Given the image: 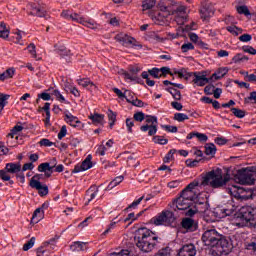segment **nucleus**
<instances>
[{
  "mask_svg": "<svg viewBox=\"0 0 256 256\" xmlns=\"http://www.w3.org/2000/svg\"><path fill=\"white\" fill-rule=\"evenodd\" d=\"M202 241L206 246L212 248V254L215 256L229 255L235 247L231 238L219 233L214 228L204 231Z\"/></svg>",
  "mask_w": 256,
  "mask_h": 256,
  "instance_id": "nucleus-1",
  "label": "nucleus"
},
{
  "mask_svg": "<svg viewBox=\"0 0 256 256\" xmlns=\"http://www.w3.org/2000/svg\"><path fill=\"white\" fill-rule=\"evenodd\" d=\"M136 239V247H138L142 253H151V251L157 247V243H159V237L147 228L138 229Z\"/></svg>",
  "mask_w": 256,
  "mask_h": 256,
  "instance_id": "nucleus-2",
  "label": "nucleus"
},
{
  "mask_svg": "<svg viewBox=\"0 0 256 256\" xmlns=\"http://www.w3.org/2000/svg\"><path fill=\"white\" fill-rule=\"evenodd\" d=\"M230 179L231 177L229 174H226L223 177V170L218 168L208 172L203 178L201 185H203V187H207V185H209L212 189H221V187H225V185H227Z\"/></svg>",
  "mask_w": 256,
  "mask_h": 256,
  "instance_id": "nucleus-3",
  "label": "nucleus"
},
{
  "mask_svg": "<svg viewBox=\"0 0 256 256\" xmlns=\"http://www.w3.org/2000/svg\"><path fill=\"white\" fill-rule=\"evenodd\" d=\"M169 207L173 209V211H177V209L178 211H187L185 213L186 217H193V215L199 212V208H197L195 202L189 199L187 200V198H183L182 196L174 199L172 203L169 204Z\"/></svg>",
  "mask_w": 256,
  "mask_h": 256,
  "instance_id": "nucleus-4",
  "label": "nucleus"
},
{
  "mask_svg": "<svg viewBox=\"0 0 256 256\" xmlns=\"http://www.w3.org/2000/svg\"><path fill=\"white\" fill-rule=\"evenodd\" d=\"M256 167H248L238 170L234 175L235 181L240 185H253L255 183Z\"/></svg>",
  "mask_w": 256,
  "mask_h": 256,
  "instance_id": "nucleus-5",
  "label": "nucleus"
},
{
  "mask_svg": "<svg viewBox=\"0 0 256 256\" xmlns=\"http://www.w3.org/2000/svg\"><path fill=\"white\" fill-rule=\"evenodd\" d=\"M151 223L159 225H173L175 223V214L169 210H163L160 214L151 219Z\"/></svg>",
  "mask_w": 256,
  "mask_h": 256,
  "instance_id": "nucleus-6",
  "label": "nucleus"
},
{
  "mask_svg": "<svg viewBox=\"0 0 256 256\" xmlns=\"http://www.w3.org/2000/svg\"><path fill=\"white\" fill-rule=\"evenodd\" d=\"M21 172V163H7L3 170H0V179L2 181H8L10 185H13L15 182L11 180V173L15 175V173Z\"/></svg>",
  "mask_w": 256,
  "mask_h": 256,
  "instance_id": "nucleus-7",
  "label": "nucleus"
},
{
  "mask_svg": "<svg viewBox=\"0 0 256 256\" xmlns=\"http://www.w3.org/2000/svg\"><path fill=\"white\" fill-rule=\"evenodd\" d=\"M236 219H241V221H245L249 223V221H255L256 224V208H252L251 206L242 207L236 214Z\"/></svg>",
  "mask_w": 256,
  "mask_h": 256,
  "instance_id": "nucleus-8",
  "label": "nucleus"
},
{
  "mask_svg": "<svg viewBox=\"0 0 256 256\" xmlns=\"http://www.w3.org/2000/svg\"><path fill=\"white\" fill-rule=\"evenodd\" d=\"M145 119L147 124L141 126L140 131L143 133H147L148 131L149 137H153V135L157 134V117L146 115Z\"/></svg>",
  "mask_w": 256,
  "mask_h": 256,
  "instance_id": "nucleus-9",
  "label": "nucleus"
},
{
  "mask_svg": "<svg viewBox=\"0 0 256 256\" xmlns=\"http://www.w3.org/2000/svg\"><path fill=\"white\" fill-rule=\"evenodd\" d=\"M195 187H199V181L194 180L190 184H188L185 189H183L180 192V197H183L184 199H187L189 201H192V203H195V200L197 199V193L195 192Z\"/></svg>",
  "mask_w": 256,
  "mask_h": 256,
  "instance_id": "nucleus-10",
  "label": "nucleus"
},
{
  "mask_svg": "<svg viewBox=\"0 0 256 256\" xmlns=\"http://www.w3.org/2000/svg\"><path fill=\"white\" fill-rule=\"evenodd\" d=\"M115 41L118 43H121L124 47H129L132 45V47H139V49H143V45H141L137 40L125 33H119L115 36Z\"/></svg>",
  "mask_w": 256,
  "mask_h": 256,
  "instance_id": "nucleus-11",
  "label": "nucleus"
},
{
  "mask_svg": "<svg viewBox=\"0 0 256 256\" xmlns=\"http://www.w3.org/2000/svg\"><path fill=\"white\" fill-rule=\"evenodd\" d=\"M197 255V247H195V244H186L183 245L179 251L177 256H195Z\"/></svg>",
  "mask_w": 256,
  "mask_h": 256,
  "instance_id": "nucleus-12",
  "label": "nucleus"
},
{
  "mask_svg": "<svg viewBox=\"0 0 256 256\" xmlns=\"http://www.w3.org/2000/svg\"><path fill=\"white\" fill-rule=\"evenodd\" d=\"M91 159H93V156L89 154L81 165H76L74 167L72 173H81V171H88V169H91V167H93V162Z\"/></svg>",
  "mask_w": 256,
  "mask_h": 256,
  "instance_id": "nucleus-13",
  "label": "nucleus"
},
{
  "mask_svg": "<svg viewBox=\"0 0 256 256\" xmlns=\"http://www.w3.org/2000/svg\"><path fill=\"white\" fill-rule=\"evenodd\" d=\"M55 165H57V163H54V165L52 166L49 162L41 163L38 166V171L39 173H44V176L49 178L51 177V175H53V170L55 169Z\"/></svg>",
  "mask_w": 256,
  "mask_h": 256,
  "instance_id": "nucleus-14",
  "label": "nucleus"
},
{
  "mask_svg": "<svg viewBox=\"0 0 256 256\" xmlns=\"http://www.w3.org/2000/svg\"><path fill=\"white\" fill-rule=\"evenodd\" d=\"M150 17L155 25H165L167 23V14L163 12L150 13Z\"/></svg>",
  "mask_w": 256,
  "mask_h": 256,
  "instance_id": "nucleus-15",
  "label": "nucleus"
},
{
  "mask_svg": "<svg viewBox=\"0 0 256 256\" xmlns=\"http://www.w3.org/2000/svg\"><path fill=\"white\" fill-rule=\"evenodd\" d=\"M31 11L29 15H33L34 17H46L47 11L41 7L39 4L32 3L30 4Z\"/></svg>",
  "mask_w": 256,
  "mask_h": 256,
  "instance_id": "nucleus-16",
  "label": "nucleus"
},
{
  "mask_svg": "<svg viewBox=\"0 0 256 256\" xmlns=\"http://www.w3.org/2000/svg\"><path fill=\"white\" fill-rule=\"evenodd\" d=\"M32 189H36L40 197H45L49 195V187L47 185H42L41 182L32 181Z\"/></svg>",
  "mask_w": 256,
  "mask_h": 256,
  "instance_id": "nucleus-17",
  "label": "nucleus"
},
{
  "mask_svg": "<svg viewBox=\"0 0 256 256\" xmlns=\"http://www.w3.org/2000/svg\"><path fill=\"white\" fill-rule=\"evenodd\" d=\"M227 193L231 195V197H234L235 199H243V196H241L242 193H244L243 188L238 186H231L226 189Z\"/></svg>",
  "mask_w": 256,
  "mask_h": 256,
  "instance_id": "nucleus-18",
  "label": "nucleus"
},
{
  "mask_svg": "<svg viewBox=\"0 0 256 256\" xmlns=\"http://www.w3.org/2000/svg\"><path fill=\"white\" fill-rule=\"evenodd\" d=\"M181 226L183 229H187L190 232L197 231V225L195 224V220L191 218L182 219Z\"/></svg>",
  "mask_w": 256,
  "mask_h": 256,
  "instance_id": "nucleus-19",
  "label": "nucleus"
},
{
  "mask_svg": "<svg viewBox=\"0 0 256 256\" xmlns=\"http://www.w3.org/2000/svg\"><path fill=\"white\" fill-rule=\"evenodd\" d=\"M54 49L55 53H58L60 57H69V55H71V50L67 49V47L61 43H56Z\"/></svg>",
  "mask_w": 256,
  "mask_h": 256,
  "instance_id": "nucleus-20",
  "label": "nucleus"
},
{
  "mask_svg": "<svg viewBox=\"0 0 256 256\" xmlns=\"http://www.w3.org/2000/svg\"><path fill=\"white\" fill-rule=\"evenodd\" d=\"M194 79H193V83H195V85H198V87H205V85H207V83H210L211 78H207L205 77V75H197V73H194Z\"/></svg>",
  "mask_w": 256,
  "mask_h": 256,
  "instance_id": "nucleus-21",
  "label": "nucleus"
},
{
  "mask_svg": "<svg viewBox=\"0 0 256 256\" xmlns=\"http://www.w3.org/2000/svg\"><path fill=\"white\" fill-rule=\"evenodd\" d=\"M229 73V68L223 67L219 68L216 73L212 74L210 77L211 81H219V79H223Z\"/></svg>",
  "mask_w": 256,
  "mask_h": 256,
  "instance_id": "nucleus-22",
  "label": "nucleus"
},
{
  "mask_svg": "<svg viewBox=\"0 0 256 256\" xmlns=\"http://www.w3.org/2000/svg\"><path fill=\"white\" fill-rule=\"evenodd\" d=\"M88 119L92 121L93 125H103V122L105 121V115L94 113L90 114Z\"/></svg>",
  "mask_w": 256,
  "mask_h": 256,
  "instance_id": "nucleus-23",
  "label": "nucleus"
},
{
  "mask_svg": "<svg viewBox=\"0 0 256 256\" xmlns=\"http://www.w3.org/2000/svg\"><path fill=\"white\" fill-rule=\"evenodd\" d=\"M236 211H237V206L233 204V200L227 202L225 207L222 209V212L224 213V215L228 217L233 215Z\"/></svg>",
  "mask_w": 256,
  "mask_h": 256,
  "instance_id": "nucleus-24",
  "label": "nucleus"
},
{
  "mask_svg": "<svg viewBox=\"0 0 256 256\" xmlns=\"http://www.w3.org/2000/svg\"><path fill=\"white\" fill-rule=\"evenodd\" d=\"M201 13V19H204V21H207L209 17H213L215 10L209 6H203L200 10Z\"/></svg>",
  "mask_w": 256,
  "mask_h": 256,
  "instance_id": "nucleus-25",
  "label": "nucleus"
},
{
  "mask_svg": "<svg viewBox=\"0 0 256 256\" xmlns=\"http://www.w3.org/2000/svg\"><path fill=\"white\" fill-rule=\"evenodd\" d=\"M45 214L44 211H42V208H37L33 215H32V219H31V225H35L37 223H39V221H41V219H43V215Z\"/></svg>",
  "mask_w": 256,
  "mask_h": 256,
  "instance_id": "nucleus-26",
  "label": "nucleus"
},
{
  "mask_svg": "<svg viewBox=\"0 0 256 256\" xmlns=\"http://www.w3.org/2000/svg\"><path fill=\"white\" fill-rule=\"evenodd\" d=\"M65 121L66 123H69L71 127H77V125H81V121L76 116H73L71 113L65 114Z\"/></svg>",
  "mask_w": 256,
  "mask_h": 256,
  "instance_id": "nucleus-27",
  "label": "nucleus"
},
{
  "mask_svg": "<svg viewBox=\"0 0 256 256\" xmlns=\"http://www.w3.org/2000/svg\"><path fill=\"white\" fill-rule=\"evenodd\" d=\"M9 33H11V29L7 27L5 22L0 23V38L1 39H9Z\"/></svg>",
  "mask_w": 256,
  "mask_h": 256,
  "instance_id": "nucleus-28",
  "label": "nucleus"
},
{
  "mask_svg": "<svg viewBox=\"0 0 256 256\" xmlns=\"http://www.w3.org/2000/svg\"><path fill=\"white\" fill-rule=\"evenodd\" d=\"M78 85H81V87L87 88L90 87L89 89H97V85H95V83H93V81H91L89 78H82V79H78Z\"/></svg>",
  "mask_w": 256,
  "mask_h": 256,
  "instance_id": "nucleus-29",
  "label": "nucleus"
},
{
  "mask_svg": "<svg viewBox=\"0 0 256 256\" xmlns=\"http://www.w3.org/2000/svg\"><path fill=\"white\" fill-rule=\"evenodd\" d=\"M71 251H85L87 249V243L81 242V241H76L72 245H70Z\"/></svg>",
  "mask_w": 256,
  "mask_h": 256,
  "instance_id": "nucleus-30",
  "label": "nucleus"
},
{
  "mask_svg": "<svg viewBox=\"0 0 256 256\" xmlns=\"http://www.w3.org/2000/svg\"><path fill=\"white\" fill-rule=\"evenodd\" d=\"M123 179H125L123 175L114 178L107 186L106 191H111V189L117 187L120 183H123Z\"/></svg>",
  "mask_w": 256,
  "mask_h": 256,
  "instance_id": "nucleus-31",
  "label": "nucleus"
},
{
  "mask_svg": "<svg viewBox=\"0 0 256 256\" xmlns=\"http://www.w3.org/2000/svg\"><path fill=\"white\" fill-rule=\"evenodd\" d=\"M13 75H15V68H9L0 74V81H5L7 79H13Z\"/></svg>",
  "mask_w": 256,
  "mask_h": 256,
  "instance_id": "nucleus-32",
  "label": "nucleus"
},
{
  "mask_svg": "<svg viewBox=\"0 0 256 256\" xmlns=\"http://www.w3.org/2000/svg\"><path fill=\"white\" fill-rule=\"evenodd\" d=\"M55 238L50 239L49 241H46L43 243V246L39 247L36 250L37 256H43V253H45V250H43L44 247H49V245H55Z\"/></svg>",
  "mask_w": 256,
  "mask_h": 256,
  "instance_id": "nucleus-33",
  "label": "nucleus"
},
{
  "mask_svg": "<svg viewBox=\"0 0 256 256\" xmlns=\"http://www.w3.org/2000/svg\"><path fill=\"white\" fill-rule=\"evenodd\" d=\"M189 38L193 43H198L201 47L204 49H207V44H205L203 41H199V36L195 33H189Z\"/></svg>",
  "mask_w": 256,
  "mask_h": 256,
  "instance_id": "nucleus-34",
  "label": "nucleus"
},
{
  "mask_svg": "<svg viewBox=\"0 0 256 256\" xmlns=\"http://www.w3.org/2000/svg\"><path fill=\"white\" fill-rule=\"evenodd\" d=\"M217 153V147L213 143H208L205 145L206 155H215Z\"/></svg>",
  "mask_w": 256,
  "mask_h": 256,
  "instance_id": "nucleus-35",
  "label": "nucleus"
},
{
  "mask_svg": "<svg viewBox=\"0 0 256 256\" xmlns=\"http://www.w3.org/2000/svg\"><path fill=\"white\" fill-rule=\"evenodd\" d=\"M148 37L155 43H163L165 41V38L160 37L157 32H149Z\"/></svg>",
  "mask_w": 256,
  "mask_h": 256,
  "instance_id": "nucleus-36",
  "label": "nucleus"
},
{
  "mask_svg": "<svg viewBox=\"0 0 256 256\" xmlns=\"http://www.w3.org/2000/svg\"><path fill=\"white\" fill-rule=\"evenodd\" d=\"M11 96L8 94L0 93V113L5 109V105H7V101Z\"/></svg>",
  "mask_w": 256,
  "mask_h": 256,
  "instance_id": "nucleus-37",
  "label": "nucleus"
},
{
  "mask_svg": "<svg viewBox=\"0 0 256 256\" xmlns=\"http://www.w3.org/2000/svg\"><path fill=\"white\" fill-rule=\"evenodd\" d=\"M236 11L239 13V15H245V17H249V15H251L249 8L245 5L237 6Z\"/></svg>",
  "mask_w": 256,
  "mask_h": 256,
  "instance_id": "nucleus-38",
  "label": "nucleus"
},
{
  "mask_svg": "<svg viewBox=\"0 0 256 256\" xmlns=\"http://www.w3.org/2000/svg\"><path fill=\"white\" fill-rule=\"evenodd\" d=\"M87 193H90V199H88V203H91V201H93V199L97 197V193H99V188H95V186H92L87 190Z\"/></svg>",
  "mask_w": 256,
  "mask_h": 256,
  "instance_id": "nucleus-39",
  "label": "nucleus"
},
{
  "mask_svg": "<svg viewBox=\"0 0 256 256\" xmlns=\"http://www.w3.org/2000/svg\"><path fill=\"white\" fill-rule=\"evenodd\" d=\"M152 141L157 145H167L169 143V140L164 138L163 136H154L152 138Z\"/></svg>",
  "mask_w": 256,
  "mask_h": 256,
  "instance_id": "nucleus-40",
  "label": "nucleus"
},
{
  "mask_svg": "<svg viewBox=\"0 0 256 256\" xmlns=\"http://www.w3.org/2000/svg\"><path fill=\"white\" fill-rule=\"evenodd\" d=\"M108 119L110 121V129H113V125H115V121H117V113L112 110H108Z\"/></svg>",
  "mask_w": 256,
  "mask_h": 256,
  "instance_id": "nucleus-41",
  "label": "nucleus"
},
{
  "mask_svg": "<svg viewBox=\"0 0 256 256\" xmlns=\"http://www.w3.org/2000/svg\"><path fill=\"white\" fill-rule=\"evenodd\" d=\"M231 111H232L233 115L235 117H237L238 119H243V117H245V115L247 114V112H245V110H241L239 108H231Z\"/></svg>",
  "mask_w": 256,
  "mask_h": 256,
  "instance_id": "nucleus-42",
  "label": "nucleus"
},
{
  "mask_svg": "<svg viewBox=\"0 0 256 256\" xmlns=\"http://www.w3.org/2000/svg\"><path fill=\"white\" fill-rule=\"evenodd\" d=\"M232 61L234 63H243L244 61H249V57L239 53L232 58Z\"/></svg>",
  "mask_w": 256,
  "mask_h": 256,
  "instance_id": "nucleus-43",
  "label": "nucleus"
},
{
  "mask_svg": "<svg viewBox=\"0 0 256 256\" xmlns=\"http://www.w3.org/2000/svg\"><path fill=\"white\" fill-rule=\"evenodd\" d=\"M189 120V116L184 113H175L174 114V121H178V123H183V121Z\"/></svg>",
  "mask_w": 256,
  "mask_h": 256,
  "instance_id": "nucleus-44",
  "label": "nucleus"
},
{
  "mask_svg": "<svg viewBox=\"0 0 256 256\" xmlns=\"http://www.w3.org/2000/svg\"><path fill=\"white\" fill-rule=\"evenodd\" d=\"M51 103L46 102L44 107L40 108V111H45L47 121H51Z\"/></svg>",
  "mask_w": 256,
  "mask_h": 256,
  "instance_id": "nucleus-45",
  "label": "nucleus"
},
{
  "mask_svg": "<svg viewBox=\"0 0 256 256\" xmlns=\"http://www.w3.org/2000/svg\"><path fill=\"white\" fill-rule=\"evenodd\" d=\"M155 0H145L142 4L143 10L147 11L148 9H153L155 7Z\"/></svg>",
  "mask_w": 256,
  "mask_h": 256,
  "instance_id": "nucleus-46",
  "label": "nucleus"
},
{
  "mask_svg": "<svg viewBox=\"0 0 256 256\" xmlns=\"http://www.w3.org/2000/svg\"><path fill=\"white\" fill-rule=\"evenodd\" d=\"M27 49H28V53H30V55H32V57L34 59H37V47L35 46V44L34 43H30L27 46Z\"/></svg>",
  "mask_w": 256,
  "mask_h": 256,
  "instance_id": "nucleus-47",
  "label": "nucleus"
},
{
  "mask_svg": "<svg viewBox=\"0 0 256 256\" xmlns=\"http://www.w3.org/2000/svg\"><path fill=\"white\" fill-rule=\"evenodd\" d=\"M23 131V126H19L16 125L12 128V130L10 131V133L7 135V137H11L13 139V137H15V135H17V133Z\"/></svg>",
  "mask_w": 256,
  "mask_h": 256,
  "instance_id": "nucleus-48",
  "label": "nucleus"
},
{
  "mask_svg": "<svg viewBox=\"0 0 256 256\" xmlns=\"http://www.w3.org/2000/svg\"><path fill=\"white\" fill-rule=\"evenodd\" d=\"M167 75H171V77H173V72H171V68L167 66L160 68V77H167Z\"/></svg>",
  "mask_w": 256,
  "mask_h": 256,
  "instance_id": "nucleus-49",
  "label": "nucleus"
},
{
  "mask_svg": "<svg viewBox=\"0 0 256 256\" xmlns=\"http://www.w3.org/2000/svg\"><path fill=\"white\" fill-rule=\"evenodd\" d=\"M154 256H171V249L169 247L162 248Z\"/></svg>",
  "mask_w": 256,
  "mask_h": 256,
  "instance_id": "nucleus-50",
  "label": "nucleus"
},
{
  "mask_svg": "<svg viewBox=\"0 0 256 256\" xmlns=\"http://www.w3.org/2000/svg\"><path fill=\"white\" fill-rule=\"evenodd\" d=\"M145 113L143 112H136L133 115L134 121H137L138 123H142V121H145Z\"/></svg>",
  "mask_w": 256,
  "mask_h": 256,
  "instance_id": "nucleus-51",
  "label": "nucleus"
},
{
  "mask_svg": "<svg viewBox=\"0 0 256 256\" xmlns=\"http://www.w3.org/2000/svg\"><path fill=\"white\" fill-rule=\"evenodd\" d=\"M52 95H55L57 101H60V103H67V100H65V97H63V94L59 90H53Z\"/></svg>",
  "mask_w": 256,
  "mask_h": 256,
  "instance_id": "nucleus-52",
  "label": "nucleus"
},
{
  "mask_svg": "<svg viewBox=\"0 0 256 256\" xmlns=\"http://www.w3.org/2000/svg\"><path fill=\"white\" fill-rule=\"evenodd\" d=\"M126 127L128 129V133H133V127H135V120L133 118H127Z\"/></svg>",
  "mask_w": 256,
  "mask_h": 256,
  "instance_id": "nucleus-53",
  "label": "nucleus"
},
{
  "mask_svg": "<svg viewBox=\"0 0 256 256\" xmlns=\"http://www.w3.org/2000/svg\"><path fill=\"white\" fill-rule=\"evenodd\" d=\"M178 77L179 79H189L191 77V73H187L185 68L178 70Z\"/></svg>",
  "mask_w": 256,
  "mask_h": 256,
  "instance_id": "nucleus-54",
  "label": "nucleus"
},
{
  "mask_svg": "<svg viewBox=\"0 0 256 256\" xmlns=\"http://www.w3.org/2000/svg\"><path fill=\"white\" fill-rule=\"evenodd\" d=\"M82 25H84V27H88V29H99V24H97L96 22L83 20Z\"/></svg>",
  "mask_w": 256,
  "mask_h": 256,
  "instance_id": "nucleus-55",
  "label": "nucleus"
},
{
  "mask_svg": "<svg viewBox=\"0 0 256 256\" xmlns=\"http://www.w3.org/2000/svg\"><path fill=\"white\" fill-rule=\"evenodd\" d=\"M175 153H177V150L171 149L164 157V163H169V161L173 160V155H175Z\"/></svg>",
  "mask_w": 256,
  "mask_h": 256,
  "instance_id": "nucleus-56",
  "label": "nucleus"
},
{
  "mask_svg": "<svg viewBox=\"0 0 256 256\" xmlns=\"http://www.w3.org/2000/svg\"><path fill=\"white\" fill-rule=\"evenodd\" d=\"M152 77L155 79H160L161 77V70L159 68H152L151 70L148 71Z\"/></svg>",
  "mask_w": 256,
  "mask_h": 256,
  "instance_id": "nucleus-57",
  "label": "nucleus"
},
{
  "mask_svg": "<svg viewBox=\"0 0 256 256\" xmlns=\"http://www.w3.org/2000/svg\"><path fill=\"white\" fill-rule=\"evenodd\" d=\"M227 31H229V33H232V35H235L237 37V35H239V33H241V29L237 28V26H228Z\"/></svg>",
  "mask_w": 256,
  "mask_h": 256,
  "instance_id": "nucleus-58",
  "label": "nucleus"
},
{
  "mask_svg": "<svg viewBox=\"0 0 256 256\" xmlns=\"http://www.w3.org/2000/svg\"><path fill=\"white\" fill-rule=\"evenodd\" d=\"M70 20L71 21H76V23H80L81 25H83V21L85 19H83V17H80L79 14L74 13V14H71Z\"/></svg>",
  "mask_w": 256,
  "mask_h": 256,
  "instance_id": "nucleus-59",
  "label": "nucleus"
},
{
  "mask_svg": "<svg viewBox=\"0 0 256 256\" xmlns=\"http://www.w3.org/2000/svg\"><path fill=\"white\" fill-rule=\"evenodd\" d=\"M35 245V237H32L26 244L23 246V251H29Z\"/></svg>",
  "mask_w": 256,
  "mask_h": 256,
  "instance_id": "nucleus-60",
  "label": "nucleus"
},
{
  "mask_svg": "<svg viewBox=\"0 0 256 256\" xmlns=\"http://www.w3.org/2000/svg\"><path fill=\"white\" fill-rule=\"evenodd\" d=\"M127 163L129 167H139V161H137L133 156H129Z\"/></svg>",
  "mask_w": 256,
  "mask_h": 256,
  "instance_id": "nucleus-61",
  "label": "nucleus"
},
{
  "mask_svg": "<svg viewBox=\"0 0 256 256\" xmlns=\"http://www.w3.org/2000/svg\"><path fill=\"white\" fill-rule=\"evenodd\" d=\"M242 51H244V53H249L250 55H256V49L252 46H243Z\"/></svg>",
  "mask_w": 256,
  "mask_h": 256,
  "instance_id": "nucleus-62",
  "label": "nucleus"
},
{
  "mask_svg": "<svg viewBox=\"0 0 256 256\" xmlns=\"http://www.w3.org/2000/svg\"><path fill=\"white\" fill-rule=\"evenodd\" d=\"M214 91H215V85H213V84L207 85L204 88V93L206 95H213Z\"/></svg>",
  "mask_w": 256,
  "mask_h": 256,
  "instance_id": "nucleus-63",
  "label": "nucleus"
},
{
  "mask_svg": "<svg viewBox=\"0 0 256 256\" xmlns=\"http://www.w3.org/2000/svg\"><path fill=\"white\" fill-rule=\"evenodd\" d=\"M249 101H254L253 103L256 104V91L250 93V95L244 99L245 103H249Z\"/></svg>",
  "mask_w": 256,
  "mask_h": 256,
  "instance_id": "nucleus-64",
  "label": "nucleus"
}]
</instances>
